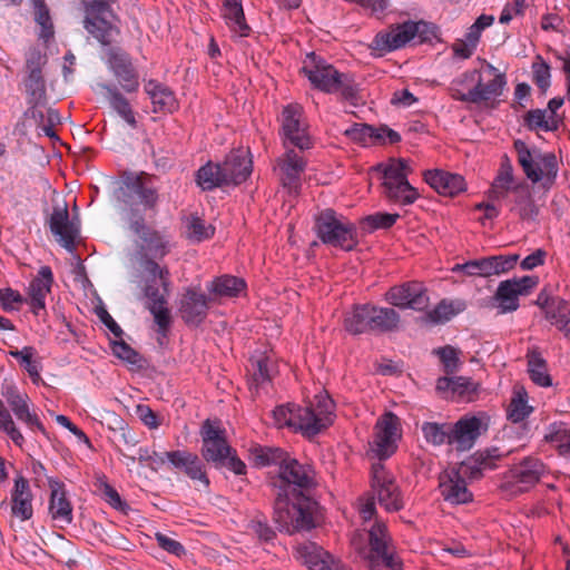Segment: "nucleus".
Returning <instances> with one entry per match:
<instances>
[{
    "instance_id": "nucleus-12",
    "label": "nucleus",
    "mask_w": 570,
    "mask_h": 570,
    "mask_svg": "<svg viewBox=\"0 0 570 570\" xmlns=\"http://www.w3.org/2000/svg\"><path fill=\"white\" fill-rule=\"evenodd\" d=\"M118 16L112 9H95L85 11L83 28L102 47H114L117 38L120 36V29L117 26Z\"/></svg>"
},
{
    "instance_id": "nucleus-43",
    "label": "nucleus",
    "mask_w": 570,
    "mask_h": 570,
    "mask_svg": "<svg viewBox=\"0 0 570 570\" xmlns=\"http://www.w3.org/2000/svg\"><path fill=\"white\" fill-rule=\"evenodd\" d=\"M385 198L401 206L412 205L419 197L417 189L414 188L409 180L394 183L391 185H382Z\"/></svg>"
},
{
    "instance_id": "nucleus-3",
    "label": "nucleus",
    "mask_w": 570,
    "mask_h": 570,
    "mask_svg": "<svg viewBox=\"0 0 570 570\" xmlns=\"http://www.w3.org/2000/svg\"><path fill=\"white\" fill-rule=\"evenodd\" d=\"M301 71L315 89L326 94L340 92L344 100L356 105L360 89L352 73L340 72L314 52L306 56Z\"/></svg>"
},
{
    "instance_id": "nucleus-27",
    "label": "nucleus",
    "mask_w": 570,
    "mask_h": 570,
    "mask_svg": "<svg viewBox=\"0 0 570 570\" xmlns=\"http://www.w3.org/2000/svg\"><path fill=\"white\" fill-rule=\"evenodd\" d=\"M220 165L224 173L223 177L227 180V186L240 185L250 176L253 170L249 153L242 149L232 150Z\"/></svg>"
},
{
    "instance_id": "nucleus-29",
    "label": "nucleus",
    "mask_w": 570,
    "mask_h": 570,
    "mask_svg": "<svg viewBox=\"0 0 570 570\" xmlns=\"http://www.w3.org/2000/svg\"><path fill=\"white\" fill-rule=\"evenodd\" d=\"M423 178L438 194L454 197L466 189L464 177L441 169H429Z\"/></svg>"
},
{
    "instance_id": "nucleus-50",
    "label": "nucleus",
    "mask_w": 570,
    "mask_h": 570,
    "mask_svg": "<svg viewBox=\"0 0 570 570\" xmlns=\"http://www.w3.org/2000/svg\"><path fill=\"white\" fill-rule=\"evenodd\" d=\"M421 430L426 443L433 446H440L445 443L451 445L450 423L424 422Z\"/></svg>"
},
{
    "instance_id": "nucleus-39",
    "label": "nucleus",
    "mask_w": 570,
    "mask_h": 570,
    "mask_svg": "<svg viewBox=\"0 0 570 570\" xmlns=\"http://www.w3.org/2000/svg\"><path fill=\"white\" fill-rule=\"evenodd\" d=\"M527 372L531 381L541 387L552 385V377L549 374L548 363L538 348H531L527 353Z\"/></svg>"
},
{
    "instance_id": "nucleus-19",
    "label": "nucleus",
    "mask_w": 570,
    "mask_h": 570,
    "mask_svg": "<svg viewBox=\"0 0 570 570\" xmlns=\"http://www.w3.org/2000/svg\"><path fill=\"white\" fill-rule=\"evenodd\" d=\"M539 283L538 276H522L503 281L494 294L498 313L505 314L519 308V296L528 295Z\"/></svg>"
},
{
    "instance_id": "nucleus-2",
    "label": "nucleus",
    "mask_w": 570,
    "mask_h": 570,
    "mask_svg": "<svg viewBox=\"0 0 570 570\" xmlns=\"http://www.w3.org/2000/svg\"><path fill=\"white\" fill-rule=\"evenodd\" d=\"M507 453L501 452L498 448L485 449L474 454V461L479 468L473 471L466 463H462L459 468H452L444 471L439 478V489L443 500L452 505L466 504L473 501V493L468 489L465 475L471 470L472 476H479L481 470H493L494 461L502 459Z\"/></svg>"
},
{
    "instance_id": "nucleus-15",
    "label": "nucleus",
    "mask_w": 570,
    "mask_h": 570,
    "mask_svg": "<svg viewBox=\"0 0 570 570\" xmlns=\"http://www.w3.org/2000/svg\"><path fill=\"white\" fill-rule=\"evenodd\" d=\"M200 435L202 456L214 468L222 469L224 460L233 450L226 440L225 430L220 429L218 423L206 420L202 425Z\"/></svg>"
},
{
    "instance_id": "nucleus-37",
    "label": "nucleus",
    "mask_w": 570,
    "mask_h": 570,
    "mask_svg": "<svg viewBox=\"0 0 570 570\" xmlns=\"http://www.w3.org/2000/svg\"><path fill=\"white\" fill-rule=\"evenodd\" d=\"M246 289V282L243 278L222 275L215 277L208 285L207 291L212 295V299L220 297H237L242 292Z\"/></svg>"
},
{
    "instance_id": "nucleus-63",
    "label": "nucleus",
    "mask_w": 570,
    "mask_h": 570,
    "mask_svg": "<svg viewBox=\"0 0 570 570\" xmlns=\"http://www.w3.org/2000/svg\"><path fill=\"white\" fill-rule=\"evenodd\" d=\"M247 529L257 537L261 542H272L276 538V532L268 524L264 517H255L247 525Z\"/></svg>"
},
{
    "instance_id": "nucleus-35",
    "label": "nucleus",
    "mask_w": 570,
    "mask_h": 570,
    "mask_svg": "<svg viewBox=\"0 0 570 570\" xmlns=\"http://www.w3.org/2000/svg\"><path fill=\"white\" fill-rule=\"evenodd\" d=\"M223 18L229 30L238 37H248L252 28L246 22L240 0H224Z\"/></svg>"
},
{
    "instance_id": "nucleus-45",
    "label": "nucleus",
    "mask_w": 570,
    "mask_h": 570,
    "mask_svg": "<svg viewBox=\"0 0 570 570\" xmlns=\"http://www.w3.org/2000/svg\"><path fill=\"white\" fill-rule=\"evenodd\" d=\"M546 318L556 326L563 335L570 338V302L556 297L551 309L547 312Z\"/></svg>"
},
{
    "instance_id": "nucleus-36",
    "label": "nucleus",
    "mask_w": 570,
    "mask_h": 570,
    "mask_svg": "<svg viewBox=\"0 0 570 570\" xmlns=\"http://www.w3.org/2000/svg\"><path fill=\"white\" fill-rule=\"evenodd\" d=\"M145 91L150 97L155 112H174L178 108L175 94L165 85L149 80Z\"/></svg>"
},
{
    "instance_id": "nucleus-16",
    "label": "nucleus",
    "mask_w": 570,
    "mask_h": 570,
    "mask_svg": "<svg viewBox=\"0 0 570 570\" xmlns=\"http://www.w3.org/2000/svg\"><path fill=\"white\" fill-rule=\"evenodd\" d=\"M200 435L202 456L214 468L222 469L224 460L233 450L226 440L225 430L220 429L218 423L206 420L202 425Z\"/></svg>"
},
{
    "instance_id": "nucleus-7",
    "label": "nucleus",
    "mask_w": 570,
    "mask_h": 570,
    "mask_svg": "<svg viewBox=\"0 0 570 570\" xmlns=\"http://www.w3.org/2000/svg\"><path fill=\"white\" fill-rule=\"evenodd\" d=\"M314 230L323 244L345 252H351L358 245L356 225L332 208L316 215Z\"/></svg>"
},
{
    "instance_id": "nucleus-41",
    "label": "nucleus",
    "mask_w": 570,
    "mask_h": 570,
    "mask_svg": "<svg viewBox=\"0 0 570 570\" xmlns=\"http://www.w3.org/2000/svg\"><path fill=\"white\" fill-rule=\"evenodd\" d=\"M371 333H387L397 328L400 323V314L391 307H380L370 304Z\"/></svg>"
},
{
    "instance_id": "nucleus-31",
    "label": "nucleus",
    "mask_w": 570,
    "mask_h": 570,
    "mask_svg": "<svg viewBox=\"0 0 570 570\" xmlns=\"http://www.w3.org/2000/svg\"><path fill=\"white\" fill-rule=\"evenodd\" d=\"M50 488L49 514L55 521L63 524L72 522V505L67 498L65 484L57 479L48 480Z\"/></svg>"
},
{
    "instance_id": "nucleus-47",
    "label": "nucleus",
    "mask_w": 570,
    "mask_h": 570,
    "mask_svg": "<svg viewBox=\"0 0 570 570\" xmlns=\"http://www.w3.org/2000/svg\"><path fill=\"white\" fill-rule=\"evenodd\" d=\"M376 169L383 174L382 185L409 180L407 176L412 171L409 161L403 158L390 159L387 164H379Z\"/></svg>"
},
{
    "instance_id": "nucleus-57",
    "label": "nucleus",
    "mask_w": 570,
    "mask_h": 570,
    "mask_svg": "<svg viewBox=\"0 0 570 570\" xmlns=\"http://www.w3.org/2000/svg\"><path fill=\"white\" fill-rule=\"evenodd\" d=\"M252 366L254 370L252 384H255L256 389L266 382H271L272 377L276 373V365L268 356H259L257 360L252 362Z\"/></svg>"
},
{
    "instance_id": "nucleus-30",
    "label": "nucleus",
    "mask_w": 570,
    "mask_h": 570,
    "mask_svg": "<svg viewBox=\"0 0 570 570\" xmlns=\"http://www.w3.org/2000/svg\"><path fill=\"white\" fill-rule=\"evenodd\" d=\"M53 274L49 266H41L28 287L27 303L35 315L46 309V297L51 291Z\"/></svg>"
},
{
    "instance_id": "nucleus-17",
    "label": "nucleus",
    "mask_w": 570,
    "mask_h": 570,
    "mask_svg": "<svg viewBox=\"0 0 570 570\" xmlns=\"http://www.w3.org/2000/svg\"><path fill=\"white\" fill-rule=\"evenodd\" d=\"M121 200L125 205L136 204V198L146 209H155L159 195L156 187L151 184V176L141 171L140 174H127L122 180Z\"/></svg>"
},
{
    "instance_id": "nucleus-60",
    "label": "nucleus",
    "mask_w": 570,
    "mask_h": 570,
    "mask_svg": "<svg viewBox=\"0 0 570 570\" xmlns=\"http://www.w3.org/2000/svg\"><path fill=\"white\" fill-rule=\"evenodd\" d=\"M400 218L399 214L390 213H375L361 219V225L366 228L367 232L375 229H387L391 228L396 220Z\"/></svg>"
},
{
    "instance_id": "nucleus-24",
    "label": "nucleus",
    "mask_w": 570,
    "mask_h": 570,
    "mask_svg": "<svg viewBox=\"0 0 570 570\" xmlns=\"http://www.w3.org/2000/svg\"><path fill=\"white\" fill-rule=\"evenodd\" d=\"M167 461L174 470L183 472L193 481H199L205 488L209 487L205 465L196 453L187 450L167 451Z\"/></svg>"
},
{
    "instance_id": "nucleus-14",
    "label": "nucleus",
    "mask_w": 570,
    "mask_h": 570,
    "mask_svg": "<svg viewBox=\"0 0 570 570\" xmlns=\"http://www.w3.org/2000/svg\"><path fill=\"white\" fill-rule=\"evenodd\" d=\"M282 136L285 148L289 146L299 150L313 147V141L307 134V127L303 122V109L297 104L284 107L282 111Z\"/></svg>"
},
{
    "instance_id": "nucleus-52",
    "label": "nucleus",
    "mask_w": 570,
    "mask_h": 570,
    "mask_svg": "<svg viewBox=\"0 0 570 570\" xmlns=\"http://www.w3.org/2000/svg\"><path fill=\"white\" fill-rule=\"evenodd\" d=\"M252 455L257 466L278 465L279 469L288 459L287 452L271 446H256L252 450Z\"/></svg>"
},
{
    "instance_id": "nucleus-61",
    "label": "nucleus",
    "mask_w": 570,
    "mask_h": 570,
    "mask_svg": "<svg viewBox=\"0 0 570 570\" xmlns=\"http://www.w3.org/2000/svg\"><path fill=\"white\" fill-rule=\"evenodd\" d=\"M518 184H514V175L513 174H505L498 171V175L495 176L491 189H490V197L492 199H503L508 196L510 191L513 193V188Z\"/></svg>"
},
{
    "instance_id": "nucleus-13",
    "label": "nucleus",
    "mask_w": 570,
    "mask_h": 570,
    "mask_svg": "<svg viewBox=\"0 0 570 570\" xmlns=\"http://www.w3.org/2000/svg\"><path fill=\"white\" fill-rule=\"evenodd\" d=\"M546 473L544 463L534 456H525L509 470L510 480L502 488L513 494L523 493L533 488Z\"/></svg>"
},
{
    "instance_id": "nucleus-21",
    "label": "nucleus",
    "mask_w": 570,
    "mask_h": 570,
    "mask_svg": "<svg viewBox=\"0 0 570 570\" xmlns=\"http://www.w3.org/2000/svg\"><path fill=\"white\" fill-rule=\"evenodd\" d=\"M519 258L518 254L489 256L456 264L452 271L461 272L466 276L490 277L509 272L515 266Z\"/></svg>"
},
{
    "instance_id": "nucleus-23",
    "label": "nucleus",
    "mask_w": 570,
    "mask_h": 570,
    "mask_svg": "<svg viewBox=\"0 0 570 570\" xmlns=\"http://www.w3.org/2000/svg\"><path fill=\"white\" fill-rule=\"evenodd\" d=\"M210 302L212 298L202 293L199 288H187L178 307L181 320L189 326L200 325L207 317Z\"/></svg>"
},
{
    "instance_id": "nucleus-22",
    "label": "nucleus",
    "mask_w": 570,
    "mask_h": 570,
    "mask_svg": "<svg viewBox=\"0 0 570 570\" xmlns=\"http://www.w3.org/2000/svg\"><path fill=\"white\" fill-rule=\"evenodd\" d=\"M488 430V424L476 415H464L451 424V445L465 452L473 448L479 436Z\"/></svg>"
},
{
    "instance_id": "nucleus-58",
    "label": "nucleus",
    "mask_w": 570,
    "mask_h": 570,
    "mask_svg": "<svg viewBox=\"0 0 570 570\" xmlns=\"http://www.w3.org/2000/svg\"><path fill=\"white\" fill-rule=\"evenodd\" d=\"M32 3L35 8V20L41 27L39 38L48 41L55 33L49 9L45 0H32Z\"/></svg>"
},
{
    "instance_id": "nucleus-55",
    "label": "nucleus",
    "mask_w": 570,
    "mask_h": 570,
    "mask_svg": "<svg viewBox=\"0 0 570 570\" xmlns=\"http://www.w3.org/2000/svg\"><path fill=\"white\" fill-rule=\"evenodd\" d=\"M36 350L32 346H24L22 350L10 351L9 354L19 360L23 368L28 372L31 381L38 383L40 380L41 364L38 360H33Z\"/></svg>"
},
{
    "instance_id": "nucleus-51",
    "label": "nucleus",
    "mask_w": 570,
    "mask_h": 570,
    "mask_svg": "<svg viewBox=\"0 0 570 570\" xmlns=\"http://www.w3.org/2000/svg\"><path fill=\"white\" fill-rule=\"evenodd\" d=\"M523 122L530 131H556L559 128L558 121L549 118L548 110L539 108L525 112Z\"/></svg>"
},
{
    "instance_id": "nucleus-62",
    "label": "nucleus",
    "mask_w": 570,
    "mask_h": 570,
    "mask_svg": "<svg viewBox=\"0 0 570 570\" xmlns=\"http://www.w3.org/2000/svg\"><path fill=\"white\" fill-rule=\"evenodd\" d=\"M144 269L148 273L149 279L147 282H156L158 278L160 281V285L164 288L165 293H168V287L170 285V273L167 267H161L158 263H156L153 258H146L144 261Z\"/></svg>"
},
{
    "instance_id": "nucleus-42",
    "label": "nucleus",
    "mask_w": 570,
    "mask_h": 570,
    "mask_svg": "<svg viewBox=\"0 0 570 570\" xmlns=\"http://www.w3.org/2000/svg\"><path fill=\"white\" fill-rule=\"evenodd\" d=\"M223 168L220 163L208 161L202 166L196 173L197 185L203 190H214L227 186V180L223 177Z\"/></svg>"
},
{
    "instance_id": "nucleus-1",
    "label": "nucleus",
    "mask_w": 570,
    "mask_h": 570,
    "mask_svg": "<svg viewBox=\"0 0 570 570\" xmlns=\"http://www.w3.org/2000/svg\"><path fill=\"white\" fill-rule=\"evenodd\" d=\"M333 400L327 394H317L308 406L292 403L279 405L273 411L275 424L299 431L306 438H314L334 422Z\"/></svg>"
},
{
    "instance_id": "nucleus-49",
    "label": "nucleus",
    "mask_w": 570,
    "mask_h": 570,
    "mask_svg": "<svg viewBox=\"0 0 570 570\" xmlns=\"http://www.w3.org/2000/svg\"><path fill=\"white\" fill-rule=\"evenodd\" d=\"M24 87L30 105H45L47 100L46 81L42 71H27Z\"/></svg>"
},
{
    "instance_id": "nucleus-28",
    "label": "nucleus",
    "mask_w": 570,
    "mask_h": 570,
    "mask_svg": "<svg viewBox=\"0 0 570 570\" xmlns=\"http://www.w3.org/2000/svg\"><path fill=\"white\" fill-rule=\"evenodd\" d=\"M49 227L51 233L59 237V242L66 249H73L79 227L73 220L69 219L67 205L53 207Z\"/></svg>"
},
{
    "instance_id": "nucleus-44",
    "label": "nucleus",
    "mask_w": 570,
    "mask_h": 570,
    "mask_svg": "<svg viewBox=\"0 0 570 570\" xmlns=\"http://www.w3.org/2000/svg\"><path fill=\"white\" fill-rule=\"evenodd\" d=\"M532 412L533 407L528 404L527 390L522 385H515L508 407V419L513 423H519L524 421Z\"/></svg>"
},
{
    "instance_id": "nucleus-26",
    "label": "nucleus",
    "mask_w": 570,
    "mask_h": 570,
    "mask_svg": "<svg viewBox=\"0 0 570 570\" xmlns=\"http://www.w3.org/2000/svg\"><path fill=\"white\" fill-rule=\"evenodd\" d=\"M2 396L6 399L18 420L26 423L31 430H38L43 434L46 433V429L38 416L30 412L28 403L29 396L27 394L20 393L17 386L9 384L3 386Z\"/></svg>"
},
{
    "instance_id": "nucleus-25",
    "label": "nucleus",
    "mask_w": 570,
    "mask_h": 570,
    "mask_svg": "<svg viewBox=\"0 0 570 570\" xmlns=\"http://www.w3.org/2000/svg\"><path fill=\"white\" fill-rule=\"evenodd\" d=\"M306 160L294 149H287L286 153L278 158V167L281 170V181L284 188L292 195H297L302 187V175L306 168Z\"/></svg>"
},
{
    "instance_id": "nucleus-18",
    "label": "nucleus",
    "mask_w": 570,
    "mask_h": 570,
    "mask_svg": "<svg viewBox=\"0 0 570 570\" xmlns=\"http://www.w3.org/2000/svg\"><path fill=\"white\" fill-rule=\"evenodd\" d=\"M105 62L126 92L138 91L139 73L127 51L120 47L107 48L105 50Z\"/></svg>"
},
{
    "instance_id": "nucleus-64",
    "label": "nucleus",
    "mask_w": 570,
    "mask_h": 570,
    "mask_svg": "<svg viewBox=\"0 0 570 570\" xmlns=\"http://www.w3.org/2000/svg\"><path fill=\"white\" fill-rule=\"evenodd\" d=\"M399 424V417L394 413L387 412L377 421L375 426V434L379 436H389L390 439L396 440Z\"/></svg>"
},
{
    "instance_id": "nucleus-40",
    "label": "nucleus",
    "mask_w": 570,
    "mask_h": 570,
    "mask_svg": "<svg viewBox=\"0 0 570 570\" xmlns=\"http://www.w3.org/2000/svg\"><path fill=\"white\" fill-rule=\"evenodd\" d=\"M513 195L514 199L511 212H514L522 220H535L539 208L528 187L523 184H518L513 188Z\"/></svg>"
},
{
    "instance_id": "nucleus-9",
    "label": "nucleus",
    "mask_w": 570,
    "mask_h": 570,
    "mask_svg": "<svg viewBox=\"0 0 570 570\" xmlns=\"http://www.w3.org/2000/svg\"><path fill=\"white\" fill-rule=\"evenodd\" d=\"M500 82L484 83L478 69L463 72L450 86L451 97L461 102L479 105L493 99Z\"/></svg>"
},
{
    "instance_id": "nucleus-46",
    "label": "nucleus",
    "mask_w": 570,
    "mask_h": 570,
    "mask_svg": "<svg viewBox=\"0 0 570 570\" xmlns=\"http://www.w3.org/2000/svg\"><path fill=\"white\" fill-rule=\"evenodd\" d=\"M463 301L442 299L433 309L426 313V320L433 324H444L465 309Z\"/></svg>"
},
{
    "instance_id": "nucleus-53",
    "label": "nucleus",
    "mask_w": 570,
    "mask_h": 570,
    "mask_svg": "<svg viewBox=\"0 0 570 570\" xmlns=\"http://www.w3.org/2000/svg\"><path fill=\"white\" fill-rule=\"evenodd\" d=\"M532 82L540 94L546 96L551 87V66L541 55H537L531 63Z\"/></svg>"
},
{
    "instance_id": "nucleus-32",
    "label": "nucleus",
    "mask_w": 570,
    "mask_h": 570,
    "mask_svg": "<svg viewBox=\"0 0 570 570\" xmlns=\"http://www.w3.org/2000/svg\"><path fill=\"white\" fill-rule=\"evenodd\" d=\"M33 494L29 481L19 475L14 479V485L11 491V513L21 521H28L33 515L32 507Z\"/></svg>"
},
{
    "instance_id": "nucleus-48",
    "label": "nucleus",
    "mask_w": 570,
    "mask_h": 570,
    "mask_svg": "<svg viewBox=\"0 0 570 570\" xmlns=\"http://www.w3.org/2000/svg\"><path fill=\"white\" fill-rule=\"evenodd\" d=\"M186 238L193 243H200L209 239L215 234V227L200 218L196 214H190L184 220Z\"/></svg>"
},
{
    "instance_id": "nucleus-56",
    "label": "nucleus",
    "mask_w": 570,
    "mask_h": 570,
    "mask_svg": "<svg viewBox=\"0 0 570 570\" xmlns=\"http://www.w3.org/2000/svg\"><path fill=\"white\" fill-rule=\"evenodd\" d=\"M544 440L554 443L560 454H570V428L564 423H553L549 426V432Z\"/></svg>"
},
{
    "instance_id": "nucleus-34",
    "label": "nucleus",
    "mask_w": 570,
    "mask_h": 570,
    "mask_svg": "<svg viewBox=\"0 0 570 570\" xmlns=\"http://www.w3.org/2000/svg\"><path fill=\"white\" fill-rule=\"evenodd\" d=\"M96 88L98 92H101L107 98L110 106L127 124H129L131 127H136L137 121L130 104L128 99L119 91L116 85L98 82Z\"/></svg>"
},
{
    "instance_id": "nucleus-11",
    "label": "nucleus",
    "mask_w": 570,
    "mask_h": 570,
    "mask_svg": "<svg viewBox=\"0 0 570 570\" xmlns=\"http://www.w3.org/2000/svg\"><path fill=\"white\" fill-rule=\"evenodd\" d=\"M371 488L377 497L379 503L389 512H396L404 508L401 490L394 476L386 471L383 463L372 464Z\"/></svg>"
},
{
    "instance_id": "nucleus-59",
    "label": "nucleus",
    "mask_w": 570,
    "mask_h": 570,
    "mask_svg": "<svg viewBox=\"0 0 570 570\" xmlns=\"http://www.w3.org/2000/svg\"><path fill=\"white\" fill-rule=\"evenodd\" d=\"M432 353L439 356L440 362L443 365V372L446 375H452L459 371L461 361L459 357L460 351L458 348L452 345H445L434 348Z\"/></svg>"
},
{
    "instance_id": "nucleus-4",
    "label": "nucleus",
    "mask_w": 570,
    "mask_h": 570,
    "mask_svg": "<svg viewBox=\"0 0 570 570\" xmlns=\"http://www.w3.org/2000/svg\"><path fill=\"white\" fill-rule=\"evenodd\" d=\"M273 520L279 531L289 534L315 527L314 513L318 503L309 495L292 497L285 490L274 492Z\"/></svg>"
},
{
    "instance_id": "nucleus-54",
    "label": "nucleus",
    "mask_w": 570,
    "mask_h": 570,
    "mask_svg": "<svg viewBox=\"0 0 570 570\" xmlns=\"http://www.w3.org/2000/svg\"><path fill=\"white\" fill-rule=\"evenodd\" d=\"M146 246V249L155 258H163L169 252L168 242L156 229L149 227L147 230L138 235Z\"/></svg>"
},
{
    "instance_id": "nucleus-33",
    "label": "nucleus",
    "mask_w": 570,
    "mask_h": 570,
    "mask_svg": "<svg viewBox=\"0 0 570 570\" xmlns=\"http://www.w3.org/2000/svg\"><path fill=\"white\" fill-rule=\"evenodd\" d=\"M299 559L311 570H338L340 564L315 543L308 542L297 549Z\"/></svg>"
},
{
    "instance_id": "nucleus-6",
    "label": "nucleus",
    "mask_w": 570,
    "mask_h": 570,
    "mask_svg": "<svg viewBox=\"0 0 570 570\" xmlns=\"http://www.w3.org/2000/svg\"><path fill=\"white\" fill-rule=\"evenodd\" d=\"M438 31L439 28L432 22L409 20L379 32L374 37L371 47L373 50L386 53L405 47L416 37L421 43L431 42L438 37Z\"/></svg>"
},
{
    "instance_id": "nucleus-5",
    "label": "nucleus",
    "mask_w": 570,
    "mask_h": 570,
    "mask_svg": "<svg viewBox=\"0 0 570 570\" xmlns=\"http://www.w3.org/2000/svg\"><path fill=\"white\" fill-rule=\"evenodd\" d=\"M356 550L368 570H403V562L395 552L387 527L381 521H375L368 530V547Z\"/></svg>"
},
{
    "instance_id": "nucleus-10",
    "label": "nucleus",
    "mask_w": 570,
    "mask_h": 570,
    "mask_svg": "<svg viewBox=\"0 0 570 570\" xmlns=\"http://www.w3.org/2000/svg\"><path fill=\"white\" fill-rule=\"evenodd\" d=\"M314 476L315 472L309 465L301 464L296 459L288 456L271 484L273 492L282 489L292 497L307 495L306 492L315 485Z\"/></svg>"
},
{
    "instance_id": "nucleus-8",
    "label": "nucleus",
    "mask_w": 570,
    "mask_h": 570,
    "mask_svg": "<svg viewBox=\"0 0 570 570\" xmlns=\"http://www.w3.org/2000/svg\"><path fill=\"white\" fill-rule=\"evenodd\" d=\"M513 147L517 153L518 163L531 183L542 181L546 188H550L556 184L559 161L553 153H542L538 148L530 149L521 139L514 140Z\"/></svg>"
},
{
    "instance_id": "nucleus-38",
    "label": "nucleus",
    "mask_w": 570,
    "mask_h": 570,
    "mask_svg": "<svg viewBox=\"0 0 570 570\" xmlns=\"http://www.w3.org/2000/svg\"><path fill=\"white\" fill-rule=\"evenodd\" d=\"M370 318V304H356L344 316V330L351 335L371 333Z\"/></svg>"
},
{
    "instance_id": "nucleus-20",
    "label": "nucleus",
    "mask_w": 570,
    "mask_h": 570,
    "mask_svg": "<svg viewBox=\"0 0 570 570\" xmlns=\"http://www.w3.org/2000/svg\"><path fill=\"white\" fill-rule=\"evenodd\" d=\"M385 301L402 309L423 311L430 299L426 287L421 282L411 281L392 286L385 293Z\"/></svg>"
}]
</instances>
